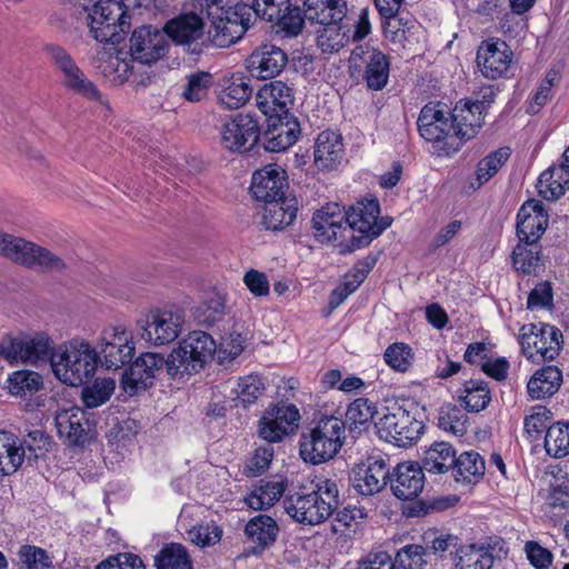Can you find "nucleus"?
<instances>
[{
  "mask_svg": "<svg viewBox=\"0 0 569 569\" xmlns=\"http://www.w3.org/2000/svg\"><path fill=\"white\" fill-rule=\"evenodd\" d=\"M547 226L548 214L540 201L529 200L521 206L517 214L519 242L538 243Z\"/></svg>",
  "mask_w": 569,
  "mask_h": 569,
  "instance_id": "obj_25",
  "label": "nucleus"
},
{
  "mask_svg": "<svg viewBox=\"0 0 569 569\" xmlns=\"http://www.w3.org/2000/svg\"><path fill=\"white\" fill-rule=\"evenodd\" d=\"M458 399L465 408L472 412H479L487 408L490 402V390L485 381L468 380L458 391Z\"/></svg>",
  "mask_w": 569,
  "mask_h": 569,
  "instance_id": "obj_43",
  "label": "nucleus"
},
{
  "mask_svg": "<svg viewBox=\"0 0 569 569\" xmlns=\"http://www.w3.org/2000/svg\"><path fill=\"white\" fill-rule=\"evenodd\" d=\"M425 471L417 462L399 463L389 478L392 493L400 500L417 498L425 487Z\"/></svg>",
  "mask_w": 569,
  "mask_h": 569,
  "instance_id": "obj_26",
  "label": "nucleus"
},
{
  "mask_svg": "<svg viewBox=\"0 0 569 569\" xmlns=\"http://www.w3.org/2000/svg\"><path fill=\"white\" fill-rule=\"evenodd\" d=\"M263 416L266 420H271L277 423L281 429L289 433L293 427L298 426L300 413L295 405L278 403L268 408Z\"/></svg>",
  "mask_w": 569,
  "mask_h": 569,
  "instance_id": "obj_57",
  "label": "nucleus"
},
{
  "mask_svg": "<svg viewBox=\"0 0 569 569\" xmlns=\"http://www.w3.org/2000/svg\"><path fill=\"white\" fill-rule=\"evenodd\" d=\"M41 386L42 377L34 371H16L8 379V389L13 396L33 395Z\"/></svg>",
  "mask_w": 569,
  "mask_h": 569,
  "instance_id": "obj_52",
  "label": "nucleus"
},
{
  "mask_svg": "<svg viewBox=\"0 0 569 569\" xmlns=\"http://www.w3.org/2000/svg\"><path fill=\"white\" fill-rule=\"evenodd\" d=\"M385 360L392 369L405 372L411 366L413 355L408 345L403 342H396L387 348L385 352Z\"/></svg>",
  "mask_w": 569,
  "mask_h": 569,
  "instance_id": "obj_64",
  "label": "nucleus"
},
{
  "mask_svg": "<svg viewBox=\"0 0 569 569\" xmlns=\"http://www.w3.org/2000/svg\"><path fill=\"white\" fill-rule=\"evenodd\" d=\"M114 388L113 379H96L91 386L83 388L82 401L87 408H97L109 400Z\"/></svg>",
  "mask_w": 569,
  "mask_h": 569,
  "instance_id": "obj_55",
  "label": "nucleus"
},
{
  "mask_svg": "<svg viewBox=\"0 0 569 569\" xmlns=\"http://www.w3.org/2000/svg\"><path fill=\"white\" fill-rule=\"evenodd\" d=\"M97 68L103 77L110 79L113 84H122L131 74L132 67L121 52L109 53L107 59L101 61Z\"/></svg>",
  "mask_w": 569,
  "mask_h": 569,
  "instance_id": "obj_50",
  "label": "nucleus"
},
{
  "mask_svg": "<svg viewBox=\"0 0 569 569\" xmlns=\"http://www.w3.org/2000/svg\"><path fill=\"white\" fill-rule=\"evenodd\" d=\"M451 470L457 482H477L485 475V459L473 450L465 451L459 456L456 455V461Z\"/></svg>",
  "mask_w": 569,
  "mask_h": 569,
  "instance_id": "obj_37",
  "label": "nucleus"
},
{
  "mask_svg": "<svg viewBox=\"0 0 569 569\" xmlns=\"http://www.w3.org/2000/svg\"><path fill=\"white\" fill-rule=\"evenodd\" d=\"M264 391L263 379L258 375L240 378L234 393L243 407L254 403Z\"/></svg>",
  "mask_w": 569,
  "mask_h": 569,
  "instance_id": "obj_56",
  "label": "nucleus"
},
{
  "mask_svg": "<svg viewBox=\"0 0 569 569\" xmlns=\"http://www.w3.org/2000/svg\"><path fill=\"white\" fill-rule=\"evenodd\" d=\"M284 491L281 481L259 480L246 498V503L253 510H262L278 501Z\"/></svg>",
  "mask_w": 569,
  "mask_h": 569,
  "instance_id": "obj_42",
  "label": "nucleus"
},
{
  "mask_svg": "<svg viewBox=\"0 0 569 569\" xmlns=\"http://www.w3.org/2000/svg\"><path fill=\"white\" fill-rule=\"evenodd\" d=\"M248 72L257 79H271L280 74L288 63L287 53L278 46L262 43L247 59Z\"/></svg>",
  "mask_w": 569,
  "mask_h": 569,
  "instance_id": "obj_24",
  "label": "nucleus"
},
{
  "mask_svg": "<svg viewBox=\"0 0 569 569\" xmlns=\"http://www.w3.org/2000/svg\"><path fill=\"white\" fill-rule=\"evenodd\" d=\"M347 214V222L350 230L358 231L359 236H351L349 251L365 248L379 237L389 223H378L380 206L377 199H366L351 207Z\"/></svg>",
  "mask_w": 569,
  "mask_h": 569,
  "instance_id": "obj_12",
  "label": "nucleus"
},
{
  "mask_svg": "<svg viewBox=\"0 0 569 569\" xmlns=\"http://www.w3.org/2000/svg\"><path fill=\"white\" fill-rule=\"evenodd\" d=\"M260 128L250 114L238 113L223 123L220 130L221 146L232 152L250 151L258 142Z\"/></svg>",
  "mask_w": 569,
  "mask_h": 569,
  "instance_id": "obj_14",
  "label": "nucleus"
},
{
  "mask_svg": "<svg viewBox=\"0 0 569 569\" xmlns=\"http://www.w3.org/2000/svg\"><path fill=\"white\" fill-rule=\"evenodd\" d=\"M56 427L60 438L69 447H84L94 438V428L79 407L62 409L57 412Z\"/></svg>",
  "mask_w": 569,
  "mask_h": 569,
  "instance_id": "obj_18",
  "label": "nucleus"
},
{
  "mask_svg": "<svg viewBox=\"0 0 569 569\" xmlns=\"http://www.w3.org/2000/svg\"><path fill=\"white\" fill-rule=\"evenodd\" d=\"M426 549L419 545H408L400 549L393 561L395 569H422L426 565Z\"/></svg>",
  "mask_w": 569,
  "mask_h": 569,
  "instance_id": "obj_61",
  "label": "nucleus"
},
{
  "mask_svg": "<svg viewBox=\"0 0 569 569\" xmlns=\"http://www.w3.org/2000/svg\"><path fill=\"white\" fill-rule=\"evenodd\" d=\"M241 4L249 6L252 19L259 17L268 22L279 20L280 12L289 9V0H248Z\"/></svg>",
  "mask_w": 569,
  "mask_h": 569,
  "instance_id": "obj_58",
  "label": "nucleus"
},
{
  "mask_svg": "<svg viewBox=\"0 0 569 569\" xmlns=\"http://www.w3.org/2000/svg\"><path fill=\"white\" fill-rule=\"evenodd\" d=\"M355 67L363 66V80L368 89L382 90L389 80L390 60L380 50L369 46H357L350 57Z\"/></svg>",
  "mask_w": 569,
  "mask_h": 569,
  "instance_id": "obj_16",
  "label": "nucleus"
},
{
  "mask_svg": "<svg viewBox=\"0 0 569 569\" xmlns=\"http://www.w3.org/2000/svg\"><path fill=\"white\" fill-rule=\"evenodd\" d=\"M510 157V149L508 147L500 148L483 159L477 166V181L478 186L488 182L506 163Z\"/></svg>",
  "mask_w": 569,
  "mask_h": 569,
  "instance_id": "obj_54",
  "label": "nucleus"
},
{
  "mask_svg": "<svg viewBox=\"0 0 569 569\" xmlns=\"http://www.w3.org/2000/svg\"><path fill=\"white\" fill-rule=\"evenodd\" d=\"M379 438L398 447H408L422 435L423 425L407 409L396 406L376 422Z\"/></svg>",
  "mask_w": 569,
  "mask_h": 569,
  "instance_id": "obj_10",
  "label": "nucleus"
},
{
  "mask_svg": "<svg viewBox=\"0 0 569 569\" xmlns=\"http://www.w3.org/2000/svg\"><path fill=\"white\" fill-rule=\"evenodd\" d=\"M0 254L27 268L43 272L61 273L67 269L66 261L54 252L9 233L0 232Z\"/></svg>",
  "mask_w": 569,
  "mask_h": 569,
  "instance_id": "obj_5",
  "label": "nucleus"
},
{
  "mask_svg": "<svg viewBox=\"0 0 569 569\" xmlns=\"http://www.w3.org/2000/svg\"><path fill=\"white\" fill-rule=\"evenodd\" d=\"M166 362L161 355L146 352L140 355L124 371L121 385L126 393L134 396L153 385V380L166 370Z\"/></svg>",
  "mask_w": 569,
  "mask_h": 569,
  "instance_id": "obj_15",
  "label": "nucleus"
},
{
  "mask_svg": "<svg viewBox=\"0 0 569 569\" xmlns=\"http://www.w3.org/2000/svg\"><path fill=\"white\" fill-rule=\"evenodd\" d=\"M226 312L224 299L216 295L203 302L197 310V320L204 326H212L220 321Z\"/></svg>",
  "mask_w": 569,
  "mask_h": 569,
  "instance_id": "obj_63",
  "label": "nucleus"
},
{
  "mask_svg": "<svg viewBox=\"0 0 569 569\" xmlns=\"http://www.w3.org/2000/svg\"><path fill=\"white\" fill-rule=\"evenodd\" d=\"M456 461V450L447 441L433 442L423 453L422 468L435 475L446 473L452 469Z\"/></svg>",
  "mask_w": 569,
  "mask_h": 569,
  "instance_id": "obj_36",
  "label": "nucleus"
},
{
  "mask_svg": "<svg viewBox=\"0 0 569 569\" xmlns=\"http://www.w3.org/2000/svg\"><path fill=\"white\" fill-rule=\"evenodd\" d=\"M417 126L422 139L429 142L446 140V144L452 140V123L450 110L447 104L437 102L426 104L418 117Z\"/></svg>",
  "mask_w": 569,
  "mask_h": 569,
  "instance_id": "obj_21",
  "label": "nucleus"
},
{
  "mask_svg": "<svg viewBox=\"0 0 569 569\" xmlns=\"http://www.w3.org/2000/svg\"><path fill=\"white\" fill-rule=\"evenodd\" d=\"M99 346L102 365L107 369L117 370L123 367L131 361L134 353L132 337L121 327L104 329Z\"/></svg>",
  "mask_w": 569,
  "mask_h": 569,
  "instance_id": "obj_19",
  "label": "nucleus"
},
{
  "mask_svg": "<svg viewBox=\"0 0 569 569\" xmlns=\"http://www.w3.org/2000/svg\"><path fill=\"white\" fill-rule=\"evenodd\" d=\"M320 24L317 30V44L323 53L338 52L349 42L346 26L342 21H315Z\"/></svg>",
  "mask_w": 569,
  "mask_h": 569,
  "instance_id": "obj_39",
  "label": "nucleus"
},
{
  "mask_svg": "<svg viewBox=\"0 0 569 569\" xmlns=\"http://www.w3.org/2000/svg\"><path fill=\"white\" fill-rule=\"evenodd\" d=\"M512 263L518 272L537 274L541 267V248L538 243L519 242L512 251Z\"/></svg>",
  "mask_w": 569,
  "mask_h": 569,
  "instance_id": "obj_45",
  "label": "nucleus"
},
{
  "mask_svg": "<svg viewBox=\"0 0 569 569\" xmlns=\"http://www.w3.org/2000/svg\"><path fill=\"white\" fill-rule=\"evenodd\" d=\"M163 32L166 38L169 37L176 44L183 47L187 53L200 56L208 49L204 21L199 13H180L166 22Z\"/></svg>",
  "mask_w": 569,
  "mask_h": 569,
  "instance_id": "obj_11",
  "label": "nucleus"
},
{
  "mask_svg": "<svg viewBox=\"0 0 569 569\" xmlns=\"http://www.w3.org/2000/svg\"><path fill=\"white\" fill-rule=\"evenodd\" d=\"M467 415L461 408L452 403H445L438 413V426L455 436H463L467 431Z\"/></svg>",
  "mask_w": 569,
  "mask_h": 569,
  "instance_id": "obj_49",
  "label": "nucleus"
},
{
  "mask_svg": "<svg viewBox=\"0 0 569 569\" xmlns=\"http://www.w3.org/2000/svg\"><path fill=\"white\" fill-rule=\"evenodd\" d=\"M308 493H295L284 500L286 512L302 525L316 526L326 521L339 507V489L332 479L317 477Z\"/></svg>",
  "mask_w": 569,
  "mask_h": 569,
  "instance_id": "obj_1",
  "label": "nucleus"
},
{
  "mask_svg": "<svg viewBox=\"0 0 569 569\" xmlns=\"http://www.w3.org/2000/svg\"><path fill=\"white\" fill-rule=\"evenodd\" d=\"M305 7L309 21H342L347 14L346 0H305Z\"/></svg>",
  "mask_w": 569,
  "mask_h": 569,
  "instance_id": "obj_40",
  "label": "nucleus"
},
{
  "mask_svg": "<svg viewBox=\"0 0 569 569\" xmlns=\"http://www.w3.org/2000/svg\"><path fill=\"white\" fill-rule=\"evenodd\" d=\"M377 413L376 406L366 398H358L351 402L347 409L346 418L349 422L350 432H361L366 429L375 415Z\"/></svg>",
  "mask_w": 569,
  "mask_h": 569,
  "instance_id": "obj_48",
  "label": "nucleus"
},
{
  "mask_svg": "<svg viewBox=\"0 0 569 569\" xmlns=\"http://www.w3.org/2000/svg\"><path fill=\"white\" fill-rule=\"evenodd\" d=\"M18 446L26 452L24 460L31 465L50 450L51 441L44 431L36 429L28 432L22 440L18 438Z\"/></svg>",
  "mask_w": 569,
  "mask_h": 569,
  "instance_id": "obj_53",
  "label": "nucleus"
},
{
  "mask_svg": "<svg viewBox=\"0 0 569 569\" xmlns=\"http://www.w3.org/2000/svg\"><path fill=\"white\" fill-rule=\"evenodd\" d=\"M252 94L249 81L240 76H232L219 93V101L228 109H238L246 104Z\"/></svg>",
  "mask_w": 569,
  "mask_h": 569,
  "instance_id": "obj_44",
  "label": "nucleus"
},
{
  "mask_svg": "<svg viewBox=\"0 0 569 569\" xmlns=\"http://www.w3.org/2000/svg\"><path fill=\"white\" fill-rule=\"evenodd\" d=\"M267 133L269 136L267 149L272 152H279L296 143L300 134V124L289 112L288 117L268 119Z\"/></svg>",
  "mask_w": 569,
  "mask_h": 569,
  "instance_id": "obj_31",
  "label": "nucleus"
},
{
  "mask_svg": "<svg viewBox=\"0 0 569 569\" xmlns=\"http://www.w3.org/2000/svg\"><path fill=\"white\" fill-rule=\"evenodd\" d=\"M346 432L345 421L335 416L320 418L309 432L300 438L303 461L319 465L333 458L340 450Z\"/></svg>",
  "mask_w": 569,
  "mask_h": 569,
  "instance_id": "obj_4",
  "label": "nucleus"
},
{
  "mask_svg": "<svg viewBox=\"0 0 569 569\" xmlns=\"http://www.w3.org/2000/svg\"><path fill=\"white\" fill-rule=\"evenodd\" d=\"M562 383V372L556 366H547L537 370L527 383L531 399L543 400L553 396Z\"/></svg>",
  "mask_w": 569,
  "mask_h": 569,
  "instance_id": "obj_32",
  "label": "nucleus"
},
{
  "mask_svg": "<svg viewBox=\"0 0 569 569\" xmlns=\"http://www.w3.org/2000/svg\"><path fill=\"white\" fill-rule=\"evenodd\" d=\"M287 188L284 171L276 164L256 171L250 187L252 196L264 203L284 199Z\"/></svg>",
  "mask_w": 569,
  "mask_h": 569,
  "instance_id": "obj_28",
  "label": "nucleus"
},
{
  "mask_svg": "<svg viewBox=\"0 0 569 569\" xmlns=\"http://www.w3.org/2000/svg\"><path fill=\"white\" fill-rule=\"evenodd\" d=\"M247 337L240 332L232 331L221 339L217 346V359L219 363L227 365L236 359L244 349Z\"/></svg>",
  "mask_w": 569,
  "mask_h": 569,
  "instance_id": "obj_59",
  "label": "nucleus"
},
{
  "mask_svg": "<svg viewBox=\"0 0 569 569\" xmlns=\"http://www.w3.org/2000/svg\"><path fill=\"white\" fill-rule=\"evenodd\" d=\"M221 535V529L214 522L201 523L187 531L188 539L201 548L216 545Z\"/></svg>",
  "mask_w": 569,
  "mask_h": 569,
  "instance_id": "obj_62",
  "label": "nucleus"
},
{
  "mask_svg": "<svg viewBox=\"0 0 569 569\" xmlns=\"http://www.w3.org/2000/svg\"><path fill=\"white\" fill-rule=\"evenodd\" d=\"M345 148L342 137L331 130L318 134L315 143V164L322 170L335 169L342 160Z\"/></svg>",
  "mask_w": 569,
  "mask_h": 569,
  "instance_id": "obj_30",
  "label": "nucleus"
},
{
  "mask_svg": "<svg viewBox=\"0 0 569 569\" xmlns=\"http://www.w3.org/2000/svg\"><path fill=\"white\" fill-rule=\"evenodd\" d=\"M296 218V200L284 198L264 204L261 222L266 229L279 231L290 226Z\"/></svg>",
  "mask_w": 569,
  "mask_h": 569,
  "instance_id": "obj_34",
  "label": "nucleus"
},
{
  "mask_svg": "<svg viewBox=\"0 0 569 569\" xmlns=\"http://www.w3.org/2000/svg\"><path fill=\"white\" fill-rule=\"evenodd\" d=\"M213 77L206 71H197L186 77V84L181 91V97L189 102H199L203 100L212 86Z\"/></svg>",
  "mask_w": 569,
  "mask_h": 569,
  "instance_id": "obj_51",
  "label": "nucleus"
},
{
  "mask_svg": "<svg viewBox=\"0 0 569 569\" xmlns=\"http://www.w3.org/2000/svg\"><path fill=\"white\" fill-rule=\"evenodd\" d=\"M519 341L529 360H553L561 349L562 333L548 323H528L521 327Z\"/></svg>",
  "mask_w": 569,
  "mask_h": 569,
  "instance_id": "obj_9",
  "label": "nucleus"
},
{
  "mask_svg": "<svg viewBox=\"0 0 569 569\" xmlns=\"http://www.w3.org/2000/svg\"><path fill=\"white\" fill-rule=\"evenodd\" d=\"M315 236L320 242L342 241L349 229L346 211L338 203H329L312 217Z\"/></svg>",
  "mask_w": 569,
  "mask_h": 569,
  "instance_id": "obj_27",
  "label": "nucleus"
},
{
  "mask_svg": "<svg viewBox=\"0 0 569 569\" xmlns=\"http://www.w3.org/2000/svg\"><path fill=\"white\" fill-rule=\"evenodd\" d=\"M450 119L452 123V139H458L460 142L473 138L482 121L481 114L477 112L471 103L457 104L450 111Z\"/></svg>",
  "mask_w": 569,
  "mask_h": 569,
  "instance_id": "obj_33",
  "label": "nucleus"
},
{
  "mask_svg": "<svg viewBox=\"0 0 569 569\" xmlns=\"http://www.w3.org/2000/svg\"><path fill=\"white\" fill-rule=\"evenodd\" d=\"M568 183L569 148L565 150L562 161L559 166H551L540 174L537 182V190L540 197L548 201H553L565 194Z\"/></svg>",
  "mask_w": 569,
  "mask_h": 569,
  "instance_id": "obj_29",
  "label": "nucleus"
},
{
  "mask_svg": "<svg viewBox=\"0 0 569 569\" xmlns=\"http://www.w3.org/2000/svg\"><path fill=\"white\" fill-rule=\"evenodd\" d=\"M157 569H192L187 549L180 543L166 545L154 558Z\"/></svg>",
  "mask_w": 569,
  "mask_h": 569,
  "instance_id": "obj_46",
  "label": "nucleus"
},
{
  "mask_svg": "<svg viewBox=\"0 0 569 569\" xmlns=\"http://www.w3.org/2000/svg\"><path fill=\"white\" fill-rule=\"evenodd\" d=\"M97 365V351L88 341L79 338L59 345L51 355L54 376L73 387L89 381L96 372Z\"/></svg>",
  "mask_w": 569,
  "mask_h": 569,
  "instance_id": "obj_2",
  "label": "nucleus"
},
{
  "mask_svg": "<svg viewBox=\"0 0 569 569\" xmlns=\"http://www.w3.org/2000/svg\"><path fill=\"white\" fill-rule=\"evenodd\" d=\"M54 350L53 341L44 332L20 333L2 339L1 356L9 363L38 365L47 360L51 362V355Z\"/></svg>",
  "mask_w": 569,
  "mask_h": 569,
  "instance_id": "obj_7",
  "label": "nucleus"
},
{
  "mask_svg": "<svg viewBox=\"0 0 569 569\" xmlns=\"http://www.w3.org/2000/svg\"><path fill=\"white\" fill-rule=\"evenodd\" d=\"M252 24V13L248 4L237 3L223 16L212 19L207 31L208 48H227L239 41Z\"/></svg>",
  "mask_w": 569,
  "mask_h": 569,
  "instance_id": "obj_8",
  "label": "nucleus"
},
{
  "mask_svg": "<svg viewBox=\"0 0 569 569\" xmlns=\"http://www.w3.org/2000/svg\"><path fill=\"white\" fill-rule=\"evenodd\" d=\"M18 558L24 569H49L52 566L51 557L46 550L37 546H21Z\"/></svg>",
  "mask_w": 569,
  "mask_h": 569,
  "instance_id": "obj_60",
  "label": "nucleus"
},
{
  "mask_svg": "<svg viewBox=\"0 0 569 569\" xmlns=\"http://www.w3.org/2000/svg\"><path fill=\"white\" fill-rule=\"evenodd\" d=\"M390 478V470L385 458L372 456L367 461L356 465L349 475L352 488L362 496H372L381 491Z\"/></svg>",
  "mask_w": 569,
  "mask_h": 569,
  "instance_id": "obj_17",
  "label": "nucleus"
},
{
  "mask_svg": "<svg viewBox=\"0 0 569 569\" xmlns=\"http://www.w3.org/2000/svg\"><path fill=\"white\" fill-rule=\"evenodd\" d=\"M278 533V523L267 515L254 516L244 526L247 539L260 550L272 546L277 540Z\"/></svg>",
  "mask_w": 569,
  "mask_h": 569,
  "instance_id": "obj_35",
  "label": "nucleus"
},
{
  "mask_svg": "<svg viewBox=\"0 0 569 569\" xmlns=\"http://www.w3.org/2000/svg\"><path fill=\"white\" fill-rule=\"evenodd\" d=\"M184 323V315L180 309L151 311L140 325V337L152 346H164L174 341Z\"/></svg>",
  "mask_w": 569,
  "mask_h": 569,
  "instance_id": "obj_13",
  "label": "nucleus"
},
{
  "mask_svg": "<svg viewBox=\"0 0 569 569\" xmlns=\"http://www.w3.org/2000/svg\"><path fill=\"white\" fill-rule=\"evenodd\" d=\"M168 50V40L163 30L152 26L136 28L130 38L132 60L150 64L161 59Z\"/></svg>",
  "mask_w": 569,
  "mask_h": 569,
  "instance_id": "obj_20",
  "label": "nucleus"
},
{
  "mask_svg": "<svg viewBox=\"0 0 569 569\" xmlns=\"http://www.w3.org/2000/svg\"><path fill=\"white\" fill-rule=\"evenodd\" d=\"M87 20L99 42L119 44L131 28V17L117 0H99L89 9Z\"/></svg>",
  "mask_w": 569,
  "mask_h": 569,
  "instance_id": "obj_6",
  "label": "nucleus"
},
{
  "mask_svg": "<svg viewBox=\"0 0 569 569\" xmlns=\"http://www.w3.org/2000/svg\"><path fill=\"white\" fill-rule=\"evenodd\" d=\"M493 561L490 547L469 545L457 549L455 566L456 569H491Z\"/></svg>",
  "mask_w": 569,
  "mask_h": 569,
  "instance_id": "obj_41",
  "label": "nucleus"
},
{
  "mask_svg": "<svg viewBox=\"0 0 569 569\" xmlns=\"http://www.w3.org/2000/svg\"><path fill=\"white\" fill-rule=\"evenodd\" d=\"M545 449L548 456L559 459L569 455V423L557 422L546 432Z\"/></svg>",
  "mask_w": 569,
  "mask_h": 569,
  "instance_id": "obj_47",
  "label": "nucleus"
},
{
  "mask_svg": "<svg viewBox=\"0 0 569 569\" xmlns=\"http://www.w3.org/2000/svg\"><path fill=\"white\" fill-rule=\"evenodd\" d=\"M26 452L18 446V438L0 430V477L14 473L23 463Z\"/></svg>",
  "mask_w": 569,
  "mask_h": 569,
  "instance_id": "obj_38",
  "label": "nucleus"
},
{
  "mask_svg": "<svg viewBox=\"0 0 569 569\" xmlns=\"http://www.w3.org/2000/svg\"><path fill=\"white\" fill-rule=\"evenodd\" d=\"M257 108L268 119L288 117L293 106L292 89L283 81L272 80L264 83L254 96Z\"/></svg>",
  "mask_w": 569,
  "mask_h": 569,
  "instance_id": "obj_22",
  "label": "nucleus"
},
{
  "mask_svg": "<svg viewBox=\"0 0 569 569\" xmlns=\"http://www.w3.org/2000/svg\"><path fill=\"white\" fill-rule=\"evenodd\" d=\"M217 343L207 332L194 330L183 338L167 357L166 372L172 379L198 372L217 356Z\"/></svg>",
  "mask_w": 569,
  "mask_h": 569,
  "instance_id": "obj_3",
  "label": "nucleus"
},
{
  "mask_svg": "<svg viewBox=\"0 0 569 569\" xmlns=\"http://www.w3.org/2000/svg\"><path fill=\"white\" fill-rule=\"evenodd\" d=\"M513 52L506 41L497 39L482 42L477 50V66L481 74L497 80L507 74Z\"/></svg>",
  "mask_w": 569,
  "mask_h": 569,
  "instance_id": "obj_23",
  "label": "nucleus"
}]
</instances>
